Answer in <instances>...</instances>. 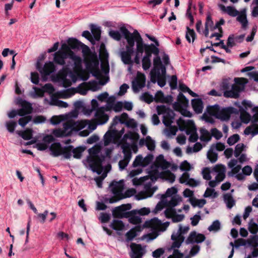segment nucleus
<instances>
[{
  "label": "nucleus",
  "instance_id": "1",
  "mask_svg": "<svg viewBox=\"0 0 258 258\" xmlns=\"http://www.w3.org/2000/svg\"><path fill=\"white\" fill-rule=\"evenodd\" d=\"M87 111L92 113L95 111V113H105V112L114 111L115 112H119L122 110L130 111L132 110L133 105L132 102L128 101H116L114 96H111L106 100L105 105L99 107V104L96 99H92L91 105L87 104Z\"/></svg>",
  "mask_w": 258,
  "mask_h": 258
},
{
  "label": "nucleus",
  "instance_id": "2",
  "mask_svg": "<svg viewBox=\"0 0 258 258\" xmlns=\"http://www.w3.org/2000/svg\"><path fill=\"white\" fill-rule=\"evenodd\" d=\"M120 31L124 36V38H128L132 39L134 41V46H135V41L137 43L136 53H139L142 55L145 51L146 46L149 44H145L143 42V38L141 35L137 30H135L133 33H131L127 29L122 26L120 28Z\"/></svg>",
  "mask_w": 258,
  "mask_h": 258
},
{
  "label": "nucleus",
  "instance_id": "3",
  "mask_svg": "<svg viewBox=\"0 0 258 258\" xmlns=\"http://www.w3.org/2000/svg\"><path fill=\"white\" fill-rule=\"evenodd\" d=\"M177 124L180 131H185L186 135H189L188 140L190 142L195 143L198 140L197 128L193 120H187L185 121L179 118L177 121Z\"/></svg>",
  "mask_w": 258,
  "mask_h": 258
},
{
  "label": "nucleus",
  "instance_id": "4",
  "mask_svg": "<svg viewBox=\"0 0 258 258\" xmlns=\"http://www.w3.org/2000/svg\"><path fill=\"white\" fill-rule=\"evenodd\" d=\"M235 83L233 84L230 91L223 92L226 98L237 99L239 97L240 93L244 89V86L247 83V80L244 78H234Z\"/></svg>",
  "mask_w": 258,
  "mask_h": 258
},
{
  "label": "nucleus",
  "instance_id": "5",
  "mask_svg": "<svg viewBox=\"0 0 258 258\" xmlns=\"http://www.w3.org/2000/svg\"><path fill=\"white\" fill-rule=\"evenodd\" d=\"M189 229V227L188 226L183 227L180 225L178 231L177 232H173L172 234L171 239L173 242L171 245V248L174 249L173 253L174 254L178 253L181 256L182 255V254L180 253L178 249H175V248H178L180 247L185 239L183 234H186Z\"/></svg>",
  "mask_w": 258,
  "mask_h": 258
},
{
  "label": "nucleus",
  "instance_id": "6",
  "mask_svg": "<svg viewBox=\"0 0 258 258\" xmlns=\"http://www.w3.org/2000/svg\"><path fill=\"white\" fill-rule=\"evenodd\" d=\"M61 52L66 53L68 55L69 59L74 62V70L76 73L82 72V58L75 54L71 50V47L68 44H63L61 45Z\"/></svg>",
  "mask_w": 258,
  "mask_h": 258
},
{
  "label": "nucleus",
  "instance_id": "7",
  "mask_svg": "<svg viewBox=\"0 0 258 258\" xmlns=\"http://www.w3.org/2000/svg\"><path fill=\"white\" fill-rule=\"evenodd\" d=\"M116 124L113 125V121L108 131L104 136V143L105 145H108L115 140H118L121 138L124 133V128L122 127L120 131L116 128Z\"/></svg>",
  "mask_w": 258,
  "mask_h": 258
},
{
  "label": "nucleus",
  "instance_id": "8",
  "mask_svg": "<svg viewBox=\"0 0 258 258\" xmlns=\"http://www.w3.org/2000/svg\"><path fill=\"white\" fill-rule=\"evenodd\" d=\"M170 166V163L167 161L162 154L157 157L154 164L151 166V170L149 171V174L151 179L156 178L158 175V168L166 169Z\"/></svg>",
  "mask_w": 258,
  "mask_h": 258
},
{
  "label": "nucleus",
  "instance_id": "9",
  "mask_svg": "<svg viewBox=\"0 0 258 258\" xmlns=\"http://www.w3.org/2000/svg\"><path fill=\"white\" fill-rule=\"evenodd\" d=\"M80 48L82 50L87 68H90L92 63H94L96 66L99 65V61L96 52H92L89 47L83 43Z\"/></svg>",
  "mask_w": 258,
  "mask_h": 258
},
{
  "label": "nucleus",
  "instance_id": "10",
  "mask_svg": "<svg viewBox=\"0 0 258 258\" xmlns=\"http://www.w3.org/2000/svg\"><path fill=\"white\" fill-rule=\"evenodd\" d=\"M127 42V45L125 46L126 50L120 52L121 60L125 64L132 65L134 63L132 59V55L134 52V41L131 38H125Z\"/></svg>",
  "mask_w": 258,
  "mask_h": 258
},
{
  "label": "nucleus",
  "instance_id": "11",
  "mask_svg": "<svg viewBox=\"0 0 258 258\" xmlns=\"http://www.w3.org/2000/svg\"><path fill=\"white\" fill-rule=\"evenodd\" d=\"M169 224V222L162 223L157 218H154L150 220L146 221L144 224V227L154 229L158 233H159L165 231Z\"/></svg>",
  "mask_w": 258,
  "mask_h": 258
},
{
  "label": "nucleus",
  "instance_id": "12",
  "mask_svg": "<svg viewBox=\"0 0 258 258\" xmlns=\"http://www.w3.org/2000/svg\"><path fill=\"white\" fill-rule=\"evenodd\" d=\"M188 100L181 93H179L178 96L177 101L172 104L173 108L175 111L179 112V113H190L186 110V108L188 105Z\"/></svg>",
  "mask_w": 258,
  "mask_h": 258
},
{
  "label": "nucleus",
  "instance_id": "13",
  "mask_svg": "<svg viewBox=\"0 0 258 258\" xmlns=\"http://www.w3.org/2000/svg\"><path fill=\"white\" fill-rule=\"evenodd\" d=\"M105 160V156L101 155L99 157H87V162L88 163L91 170L93 172L100 174L102 169V164Z\"/></svg>",
  "mask_w": 258,
  "mask_h": 258
},
{
  "label": "nucleus",
  "instance_id": "14",
  "mask_svg": "<svg viewBox=\"0 0 258 258\" xmlns=\"http://www.w3.org/2000/svg\"><path fill=\"white\" fill-rule=\"evenodd\" d=\"M94 118L91 121L86 120L88 128L91 131L95 130L98 125H102L109 119L108 114H94Z\"/></svg>",
  "mask_w": 258,
  "mask_h": 258
},
{
  "label": "nucleus",
  "instance_id": "15",
  "mask_svg": "<svg viewBox=\"0 0 258 258\" xmlns=\"http://www.w3.org/2000/svg\"><path fill=\"white\" fill-rule=\"evenodd\" d=\"M68 58H69V57L66 53L59 50L55 53L53 59L56 64L63 66L66 70H69L71 67L74 65L73 61L71 59L67 60Z\"/></svg>",
  "mask_w": 258,
  "mask_h": 258
},
{
  "label": "nucleus",
  "instance_id": "16",
  "mask_svg": "<svg viewBox=\"0 0 258 258\" xmlns=\"http://www.w3.org/2000/svg\"><path fill=\"white\" fill-rule=\"evenodd\" d=\"M122 152L124 154L123 159L118 162L119 168L120 170H123L127 166L132 157V152L130 149L129 143L122 145Z\"/></svg>",
  "mask_w": 258,
  "mask_h": 258
},
{
  "label": "nucleus",
  "instance_id": "17",
  "mask_svg": "<svg viewBox=\"0 0 258 258\" xmlns=\"http://www.w3.org/2000/svg\"><path fill=\"white\" fill-rule=\"evenodd\" d=\"M128 114H121V115L115 116L113 119V125L116 124L117 126L124 124L128 127L135 128L137 126V123L134 119L127 120Z\"/></svg>",
  "mask_w": 258,
  "mask_h": 258
},
{
  "label": "nucleus",
  "instance_id": "18",
  "mask_svg": "<svg viewBox=\"0 0 258 258\" xmlns=\"http://www.w3.org/2000/svg\"><path fill=\"white\" fill-rule=\"evenodd\" d=\"M204 113H238L237 109L232 106L221 107L218 104L207 106Z\"/></svg>",
  "mask_w": 258,
  "mask_h": 258
},
{
  "label": "nucleus",
  "instance_id": "19",
  "mask_svg": "<svg viewBox=\"0 0 258 258\" xmlns=\"http://www.w3.org/2000/svg\"><path fill=\"white\" fill-rule=\"evenodd\" d=\"M234 105L238 108V113H248L247 111L250 110L252 113H258V106H253L251 102L249 100H243L241 105L238 102H235Z\"/></svg>",
  "mask_w": 258,
  "mask_h": 258
},
{
  "label": "nucleus",
  "instance_id": "20",
  "mask_svg": "<svg viewBox=\"0 0 258 258\" xmlns=\"http://www.w3.org/2000/svg\"><path fill=\"white\" fill-rule=\"evenodd\" d=\"M66 151V159H69L73 156L75 159H80L85 148L83 146H79L74 148L73 145H67Z\"/></svg>",
  "mask_w": 258,
  "mask_h": 258
},
{
  "label": "nucleus",
  "instance_id": "21",
  "mask_svg": "<svg viewBox=\"0 0 258 258\" xmlns=\"http://www.w3.org/2000/svg\"><path fill=\"white\" fill-rule=\"evenodd\" d=\"M67 146H62L59 142H54L49 147L51 154L54 157L62 156L66 159V151Z\"/></svg>",
  "mask_w": 258,
  "mask_h": 258
},
{
  "label": "nucleus",
  "instance_id": "22",
  "mask_svg": "<svg viewBox=\"0 0 258 258\" xmlns=\"http://www.w3.org/2000/svg\"><path fill=\"white\" fill-rule=\"evenodd\" d=\"M16 104L21 106V108L18 111L13 110L9 113H32L33 107L32 104L26 100L18 97L16 100Z\"/></svg>",
  "mask_w": 258,
  "mask_h": 258
},
{
  "label": "nucleus",
  "instance_id": "23",
  "mask_svg": "<svg viewBox=\"0 0 258 258\" xmlns=\"http://www.w3.org/2000/svg\"><path fill=\"white\" fill-rule=\"evenodd\" d=\"M206 239V236L204 234L199 233L196 231L190 232L188 236L185 241L186 244L194 243H201Z\"/></svg>",
  "mask_w": 258,
  "mask_h": 258
},
{
  "label": "nucleus",
  "instance_id": "24",
  "mask_svg": "<svg viewBox=\"0 0 258 258\" xmlns=\"http://www.w3.org/2000/svg\"><path fill=\"white\" fill-rule=\"evenodd\" d=\"M131 208V205H122L117 207L113 211V215L115 218H122L127 217V215L132 213V212H127L126 210Z\"/></svg>",
  "mask_w": 258,
  "mask_h": 258
},
{
  "label": "nucleus",
  "instance_id": "25",
  "mask_svg": "<svg viewBox=\"0 0 258 258\" xmlns=\"http://www.w3.org/2000/svg\"><path fill=\"white\" fill-rule=\"evenodd\" d=\"M112 194L116 196L122 195V191L124 188V182L123 180L119 181L113 180L109 185Z\"/></svg>",
  "mask_w": 258,
  "mask_h": 258
},
{
  "label": "nucleus",
  "instance_id": "26",
  "mask_svg": "<svg viewBox=\"0 0 258 258\" xmlns=\"http://www.w3.org/2000/svg\"><path fill=\"white\" fill-rule=\"evenodd\" d=\"M79 114H65L59 115H53L50 119V123L53 125H57L61 122L65 121L69 117L77 118Z\"/></svg>",
  "mask_w": 258,
  "mask_h": 258
},
{
  "label": "nucleus",
  "instance_id": "27",
  "mask_svg": "<svg viewBox=\"0 0 258 258\" xmlns=\"http://www.w3.org/2000/svg\"><path fill=\"white\" fill-rule=\"evenodd\" d=\"M258 119V114H253L252 119V124L251 126L247 127L244 131V134L245 135H251L252 136L258 134V125L254 124V121Z\"/></svg>",
  "mask_w": 258,
  "mask_h": 258
},
{
  "label": "nucleus",
  "instance_id": "28",
  "mask_svg": "<svg viewBox=\"0 0 258 258\" xmlns=\"http://www.w3.org/2000/svg\"><path fill=\"white\" fill-rule=\"evenodd\" d=\"M146 78L144 74L138 75L135 81L133 82L132 87L134 92L139 91L140 89H142L145 85Z\"/></svg>",
  "mask_w": 258,
  "mask_h": 258
},
{
  "label": "nucleus",
  "instance_id": "29",
  "mask_svg": "<svg viewBox=\"0 0 258 258\" xmlns=\"http://www.w3.org/2000/svg\"><path fill=\"white\" fill-rule=\"evenodd\" d=\"M132 252L130 254L131 258H142L143 252V248L140 244L133 243L131 244Z\"/></svg>",
  "mask_w": 258,
  "mask_h": 258
},
{
  "label": "nucleus",
  "instance_id": "30",
  "mask_svg": "<svg viewBox=\"0 0 258 258\" xmlns=\"http://www.w3.org/2000/svg\"><path fill=\"white\" fill-rule=\"evenodd\" d=\"M74 109L69 113H89L87 111V103L84 101L78 100L74 103Z\"/></svg>",
  "mask_w": 258,
  "mask_h": 258
},
{
  "label": "nucleus",
  "instance_id": "31",
  "mask_svg": "<svg viewBox=\"0 0 258 258\" xmlns=\"http://www.w3.org/2000/svg\"><path fill=\"white\" fill-rule=\"evenodd\" d=\"M191 104L195 113H203L204 103L202 99H193L191 101Z\"/></svg>",
  "mask_w": 258,
  "mask_h": 258
},
{
  "label": "nucleus",
  "instance_id": "32",
  "mask_svg": "<svg viewBox=\"0 0 258 258\" xmlns=\"http://www.w3.org/2000/svg\"><path fill=\"white\" fill-rule=\"evenodd\" d=\"M145 52V55L143 57L150 58L152 53L155 55H158L159 53V49L154 44L152 43L146 46Z\"/></svg>",
  "mask_w": 258,
  "mask_h": 258
},
{
  "label": "nucleus",
  "instance_id": "33",
  "mask_svg": "<svg viewBox=\"0 0 258 258\" xmlns=\"http://www.w3.org/2000/svg\"><path fill=\"white\" fill-rule=\"evenodd\" d=\"M10 118H13L17 115L21 116L19 119V124L24 127L27 123H28L31 119V116L29 115L25 116L24 115H28V114H8Z\"/></svg>",
  "mask_w": 258,
  "mask_h": 258
},
{
  "label": "nucleus",
  "instance_id": "34",
  "mask_svg": "<svg viewBox=\"0 0 258 258\" xmlns=\"http://www.w3.org/2000/svg\"><path fill=\"white\" fill-rule=\"evenodd\" d=\"M139 135L135 132H128L123 136L121 140L122 145L124 144L128 143L127 140H131L132 141H137L139 139Z\"/></svg>",
  "mask_w": 258,
  "mask_h": 258
},
{
  "label": "nucleus",
  "instance_id": "35",
  "mask_svg": "<svg viewBox=\"0 0 258 258\" xmlns=\"http://www.w3.org/2000/svg\"><path fill=\"white\" fill-rule=\"evenodd\" d=\"M213 169L214 171L217 173L215 179L218 181V182H220L225 177V167L224 166L220 167L218 166H216Z\"/></svg>",
  "mask_w": 258,
  "mask_h": 258
},
{
  "label": "nucleus",
  "instance_id": "36",
  "mask_svg": "<svg viewBox=\"0 0 258 258\" xmlns=\"http://www.w3.org/2000/svg\"><path fill=\"white\" fill-rule=\"evenodd\" d=\"M55 70V67L51 61L46 62L42 70V75L45 76L49 75Z\"/></svg>",
  "mask_w": 258,
  "mask_h": 258
},
{
  "label": "nucleus",
  "instance_id": "37",
  "mask_svg": "<svg viewBox=\"0 0 258 258\" xmlns=\"http://www.w3.org/2000/svg\"><path fill=\"white\" fill-rule=\"evenodd\" d=\"M132 213L127 215V217L128 218V220L131 223L133 224H139L142 222V219L140 216L138 215L137 211L135 210L131 211Z\"/></svg>",
  "mask_w": 258,
  "mask_h": 258
},
{
  "label": "nucleus",
  "instance_id": "38",
  "mask_svg": "<svg viewBox=\"0 0 258 258\" xmlns=\"http://www.w3.org/2000/svg\"><path fill=\"white\" fill-rule=\"evenodd\" d=\"M90 28L93 35V38L94 41H99L101 38V31L100 29V27H97L95 25L93 24H91L90 25Z\"/></svg>",
  "mask_w": 258,
  "mask_h": 258
},
{
  "label": "nucleus",
  "instance_id": "39",
  "mask_svg": "<svg viewBox=\"0 0 258 258\" xmlns=\"http://www.w3.org/2000/svg\"><path fill=\"white\" fill-rule=\"evenodd\" d=\"M110 226L113 230L120 231L125 230V225L121 220H113Z\"/></svg>",
  "mask_w": 258,
  "mask_h": 258
},
{
  "label": "nucleus",
  "instance_id": "40",
  "mask_svg": "<svg viewBox=\"0 0 258 258\" xmlns=\"http://www.w3.org/2000/svg\"><path fill=\"white\" fill-rule=\"evenodd\" d=\"M163 66H156V67L154 66L153 69L150 72V80L152 83H155L156 82L157 77L160 76V71Z\"/></svg>",
  "mask_w": 258,
  "mask_h": 258
},
{
  "label": "nucleus",
  "instance_id": "41",
  "mask_svg": "<svg viewBox=\"0 0 258 258\" xmlns=\"http://www.w3.org/2000/svg\"><path fill=\"white\" fill-rule=\"evenodd\" d=\"M87 121L80 120L75 121L72 120V131H79L87 126Z\"/></svg>",
  "mask_w": 258,
  "mask_h": 258
},
{
  "label": "nucleus",
  "instance_id": "42",
  "mask_svg": "<svg viewBox=\"0 0 258 258\" xmlns=\"http://www.w3.org/2000/svg\"><path fill=\"white\" fill-rule=\"evenodd\" d=\"M237 16L236 18L237 21L241 24L243 29H245L248 25V21L246 18L245 10L241 11L240 13H239V15Z\"/></svg>",
  "mask_w": 258,
  "mask_h": 258
},
{
  "label": "nucleus",
  "instance_id": "43",
  "mask_svg": "<svg viewBox=\"0 0 258 258\" xmlns=\"http://www.w3.org/2000/svg\"><path fill=\"white\" fill-rule=\"evenodd\" d=\"M197 35L194 29H190L189 27H186V32L185 38L188 42L193 43L196 38Z\"/></svg>",
  "mask_w": 258,
  "mask_h": 258
},
{
  "label": "nucleus",
  "instance_id": "44",
  "mask_svg": "<svg viewBox=\"0 0 258 258\" xmlns=\"http://www.w3.org/2000/svg\"><path fill=\"white\" fill-rule=\"evenodd\" d=\"M68 44L72 49H79L82 45V42L78 39L74 38H70L68 40Z\"/></svg>",
  "mask_w": 258,
  "mask_h": 258
},
{
  "label": "nucleus",
  "instance_id": "45",
  "mask_svg": "<svg viewBox=\"0 0 258 258\" xmlns=\"http://www.w3.org/2000/svg\"><path fill=\"white\" fill-rule=\"evenodd\" d=\"M163 123L166 126H169L173 122L176 114H163Z\"/></svg>",
  "mask_w": 258,
  "mask_h": 258
},
{
  "label": "nucleus",
  "instance_id": "46",
  "mask_svg": "<svg viewBox=\"0 0 258 258\" xmlns=\"http://www.w3.org/2000/svg\"><path fill=\"white\" fill-rule=\"evenodd\" d=\"M89 156L88 157H99L102 155L101 153V149L99 146H94L89 149Z\"/></svg>",
  "mask_w": 258,
  "mask_h": 258
},
{
  "label": "nucleus",
  "instance_id": "47",
  "mask_svg": "<svg viewBox=\"0 0 258 258\" xmlns=\"http://www.w3.org/2000/svg\"><path fill=\"white\" fill-rule=\"evenodd\" d=\"M33 131L31 129H27L24 131H18L17 134L24 140H28L32 138Z\"/></svg>",
  "mask_w": 258,
  "mask_h": 258
},
{
  "label": "nucleus",
  "instance_id": "48",
  "mask_svg": "<svg viewBox=\"0 0 258 258\" xmlns=\"http://www.w3.org/2000/svg\"><path fill=\"white\" fill-rule=\"evenodd\" d=\"M192 4V0H189L188 3V8L186 12V16L190 20L189 25L190 26H192L194 24V18L191 14Z\"/></svg>",
  "mask_w": 258,
  "mask_h": 258
},
{
  "label": "nucleus",
  "instance_id": "49",
  "mask_svg": "<svg viewBox=\"0 0 258 258\" xmlns=\"http://www.w3.org/2000/svg\"><path fill=\"white\" fill-rule=\"evenodd\" d=\"M224 199L226 203L227 208L229 209H231L235 204L234 200L230 194L224 195Z\"/></svg>",
  "mask_w": 258,
  "mask_h": 258
},
{
  "label": "nucleus",
  "instance_id": "50",
  "mask_svg": "<svg viewBox=\"0 0 258 258\" xmlns=\"http://www.w3.org/2000/svg\"><path fill=\"white\" fill-rule=\"evenodd\" d=\"M208 159L212 162H215L218 159L217 153L210 147L207 154Z\"/></svg>",
  "mask_w": 258,
  "mask_h": 258
},
{
  "label": "nucleus",
  "instance_id": "51",
  "mask_svg": "<svg viewBox=\"0 0 258 258\" xmlns=\"http://www.w3.org/2000/svg\"><path fill=\"white\" fill-rule=\"evenodd\" d=\"M91 65L90 68L87 69L91 72L93 76L99 79L101 76L100 72L99 70V65L96 66L93 63H91Z\"/></svg>",
  "mask_w": 258,
  "mask_h": 258
},
{
  "label": "nucleus",
  "instance_id": "52",
  "mask_svg": "<svg viewBox=\"0 0 258 258\" xmlns=\"http://www.w3.org/2000/svg\"><path fill=\"white\" fill-rule=\"evenodd\" d=\"M63 131L64 133H67V136L71 135L72 133V120H68L63 123Z\"/></svg>",
  "mask_w": 258,
  "mask_h": 258
},
{
  "label": "nucleus",
  "instance_id": "53",
  "mask_svg": "<svg viewBox=\"0 0 258 258\" xmlns=\"http://www.w3.org/2000/svg\"><path fill=\"white\" fill-rule=\"evenodd\" d=\"M247 242L248 246L256 248L258 246V235L251 236L250 238L247 239Z\"/></svg>",
  "mask_w": 258,
  "mask_h": 258
},
{
  "label": "nucleus",
  "instance_id": "54",
  "mask_svg": "<svg viewBox=\"0 0 258 258\" xmlns=\"http://www.w3.org/2000/svg\"><path fill=\"white\" fill-rule=\"evenodd\" d=\"M248 229L251 233L256 234L258 232V224L251 219L248 223Z\"/></svg>",
  "mask_w": 258,
  "mask_h": 258
},
{
  "label": "nucleus",
  "instance_id": "55",
  "mask_svg": "<svg viewBox=\"0 0 258 258\" xmlns=\"http://www.w3.org/2000/svg\"><path fill=\"white\" fill-rule=\"evenodd\" d=\"M230 244L233 247H235V248H238L240 246H246V245H247V239L246 240L243 238H238L235 241V244H234L232 242H231Z\"/></svg>",
  "mask_w": 258,
  "mask_h": 258
},
{
  "label": "nucleus",
  "instance_id": "56",
  "mask_svg": "<svg viewBox=\"0 0 258 258\" xmlns=\"http://www.w3.org/2000/svg\"><path fill=\"white\" fill-rule=\"evenodd\" d=\"M221 228V224L219 220L214 221L212 224L208 227V229L210 231H218Z\"/></svg>",
  "mask_w": 258,
  "mask_h": 258
},
{
  "label": "nucleus",
  "instance_id": "57",
  "mask_svg": "<svg viewBox=\"0 0 258 258\" xmlns=\"http://www.w3.org/2000/svg\"><path fill=\"white\" fill-rule=\"evenodd\" d=\"M146 147L150 151L154 150L155 148V142L150 136L146 137Z\"/></svg>",
  "mask_w": 258,
  "mask_h": 258
},
{
  "label": "nucleus",
  "instance_id": "58",
  "mask_svg": "<svg viewBox=\"0 0 258 258\" xmlns=\"http://www.w3.org/2000/svg\"><path fill=\"white\" fill-rule=\"evenodd\" d=\"M141 99L148 104L151 103L154 100V97L148 92L144 93L141 96Z\"/></svg>",
  "mask_w": 258,
  "mask_h": 258
},
{
  "label": "nucleus",
  "instance_id": "59",
  "mask_svg": "<svg viewBox=\"0 0 258 258\" xmlns=\"http://www.w3.org/2000/svg\"><path fill=\"white\" fill-rule=\"evenodd\" d=\"M240 119L241 123L247 124L250 120L252 121V116L250 115V114H239Z\"/></svg>",
  "mask_w": 258,
  "mask_h": 258
},
{
  "label": "nucleus",
  "instance_id": "60",
  "mask_svg": "<svg viewBox=\"0 0 258 258\" xmlns=\"http://www.w3.org/2000/svg\"><path fill=\"white\" fill-rule=\"evenodd\" d=\"M140 227L135 229H132L130 230L126 234L127 239L128 240H132L137 235V230H139Z\"/></svg>",
  "mask_w": 258,
  "mask_h": 258
},
{
  "label": "nucleus",
  "instance_id": "61",
  "mask_svg": "<svg viewBox=\"0 0 258 258\" xmlns=\"http://www.w3.org/2000/svg\"><path fill=\"white\" fill-rule=\"evenodd\" d=\"M17 125V122L14 121H9L6 123L7 129L11 133H14Z\"/></svg>",
  "mask_w": 258,
  "mask_h": 258
},
{
  "label": "nucleus",
  "instance_id": "62",
  "mask_svg": "<svg viewBox=\"0 0 258 258\" xmlns=\"http://www.w3.org/2000/svg\"><path fill=\"white\" fill-rule=\"evenodd\" d=\"M244 147V145L242 143L238 144L236 145L234 152V154L236 158H238L240 155L242 151L243 150Z\"/></svg>",
  "mask_w": 258,
  "mask_h": 258
},
{
  "label": "nucleus",
  "instance_id": "63",
  "mask_svg": "<svg viewBox=\"0 0 258 258\" xmlns=\"http://www.w3.org/2000/svg\"><path fill=\"white\" fill-rule=\"evenodd\" d=\"M226 13L232 17H236L239 15V12L234 7L232 6L226 7Z\"/></svg>",
  "mask_w": 258,
  "mask_h": 258
},
{
  "label": "nucleus",
  "instance_id": "64",
  "mask_svg": "<svg viewBox=\"0 0 258 258\" xmlns=\"http://www.w3.org/2000/svg\"><path fill=\"white\" fill-rule=\"evenodd\" d=\"M240 139L239 136L238 134H234L230 136L227 139V143L230 145L232 146L237 143Z\"/></svg>",
  "mask_w": 258,
  "mask_h": 258
}]
</instances>
